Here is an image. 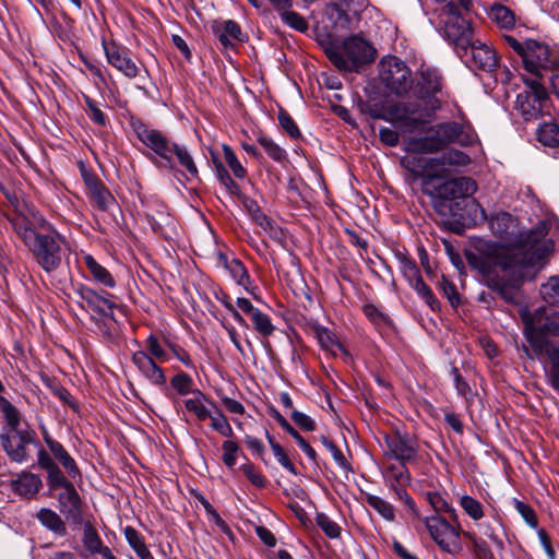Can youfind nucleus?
Returning <instances> with one entry per match:
<instances>
[{
	"mask_svg": "<svg viewBox=\"0 0 559 559\" xmlns=\"http://www.w3.org/2000/svg\"><path fill=\"white\" fill-rule=\"evenodd\" d=\"M547 234L548 227L542 222L521 234L514 247L491 242L479 254L468 251L467 263L503 301L516 305L515 292L525 282L527 270L547 259L552 251V240L542 243Z\"/></svg>",
	"mask_w": 559,
	"mask_h": 559,
	"instance_id": "1",
	"label": "nucleus"
},
{
	"mask_svg": "<svg viewBox=\"0 0 559 559\" xmlns=\"http://www.w3.org/2000/svg\"><path fill=\"white\" fill-rule=\"evenodd\" d=\"M476 191V181L464 176L447 180L432 190H424L430 197L431 205L441 218V225L457 235L475 225L479 215H485L479 202L473 198Z\"/></svg>",
	"mask_w": 559,
	"mask_h": 559,
	"instance_id": "2",
	"label": "nucleus"
},
{
	"mask_svg": "<svg viewBox=\"0 0 559 559\" xmlns=\"http://www.w3.org/2000/svg\"><path fill=\"white\" fill-rule=\"evenodd\" d=\"M10 223L15 234L31 252L33 260L43 271L50 274L61 267L63 255L61 241H63V238L50 223L45 219L40 223V227L47 228L48 233L37 230L25 216L14 217Z\"/></svg>",
	"mask_w": 559,
	"mask_h": 559,
	"instance_id": "3",
	"label": "nucleus"
},
{
	"mask_svg": "<svg viewBox=\"0 0 559 559\" xmlns=\"http://www.w3.org/2000/svg\"><path fill=\"white\" fill-rule=\"evenodd\" d=\"M39 469L46 473V496L56 499L58 510L73 525L83 523V499L74 484L46 453L39 457Z\"/></svg>",
	"mask_w": 559,
	"mask_h": 559,
	"instance_id": "4",
	"label": "nucleus"
},
{
	"mask_svg": "<svg viewBox=\"0 0 559 559\" xmlns=\"http://www.w3.org/2000/svg\"><path fill=\"white\" fill-rule=\"evenodd\" d=\"M467 37V44L460 48L456 43H451L455 53L474 72L486 73L496 82L508 84L513 74L508 67H500V57L489 44L475 38L474 29Z\"/></svg>",
	"mask_w": 559,
	"mask_h": 559,
	"instance_id": "5",
	"label": "nucleus"
},
{
	"mask_svg": "<svg viewBox=\"0 0 559 559\" xmlns=\"http://www.w3.org/2000/svg\"><path fill=\"white\" fill-rule=\"evenodd\" d=\"M343 51L338 47H326L324 52L330 62L342 71L358 72L362 66L376 59L374 47L359 35H350L343 41Z\"/></svg>",
	"mask_w": 559,
	"mask_h": 559,
	"instance_id": "6",
	"label": "nucleus"
},
{
	"mask_svg": "<svg viewBox=\"0 0 559 559\" xmlns=\"http://www.w3.org/2000/svg\"><path fill=\"white\" fill-rule=\"evenodd\" d=\"M129 124L136 138L158 157V159H151L156 167L169 171L176 170L174 146L177 142L168 139L162 131L148 128L141 118L131 116Z\"/></svg>",
	"mask_w": 559,
	"mask_h": 559,
	"instance_id": "7",
	"label": "nucleus"
},
{
	"mask_svg": "<svg viewBox=\"0 0 559 559\" xmlns=\"http://www.w3.org/2000/svg\"><path fill=\"white\" fill-rule=\"evenodd\" d=\"M430 134L409 141V151L414 153L431 154L454 143L461 131V123L456 121L440 122L429 128Z\"/></svg>",
	"mask_w": 559,
	"mask_h": 559,
	"instance_id": "8",
	"label": "nucleus"
},
{
	"mask_svg": "<svg viewBox=\"0 0 559 559\" xmlns=\"http://www.w3.org/2000/svg\"><path fill=\"white\" fill-rule=\"evenodd\" d=\"M379 76L384 86L396 96L407 94L414 84L411 69L396 56H388L381 59Z\"/></svg>",
	"mask_w": 559,
	"mask_h": 559,
	"instance_id": "9",
	"label": "nucleus"
},
{
	"mask_svg": "<svg viewBox=\"0 0 559 559\" xmlns=\"http://www.w3.org/2000/svg\"><path fill=\"white\" fill-rule=\"evenodd\" d=\"M525 90L516 95L514 109L524 119L532 121L543 114L544 104L548 100V92L537 79H523Z\"/></svg>",
	"mask_w": 559,
	"mask_h": 559,
	"instance_id": "10",
	"label": "nucleus"
},
{
	"mask_svg": "<svg viewBox=\"0 0 559 559\" xmlns=\"http://www.w3.org/2000/svg\"><path fill=\"white\" fill-rule=\"evenodd\" d=\"M559 66V56L545 43L536 39L526 40V56L523 61L524 69L537 78L542 71H552Z\"/></svg>",
	"mask_w": 559,
	"mask_h": 559,
	"instance_id": "11",
	"label": "nucleus"
},
{
	"mask_svg": "<svg viewBox=\"0 0 559 559\" xmlns=\"http://www.w3.org/2000/svg\"><path fill=\"white\" fill-rule=\"evenodd\" d=\"M384 443L386 451L384 455L386 459H393L399 462V465L408 466L418 460L419 444L415 437L408 432H401L395 430L391 435L384 436Z\"/></svg>",
	"mask_w": 559,
	"mask_h": 559,
	"instance_id": "12",
	"label": "nucleus"
},
{
	"mask_svg": "<svg viewBox=\"0 0 559 559\" xmlns=\"http://www.w3.org/2000/svg\"><path fill=\"white\" fill-rule=\"evenodd\" d=\"M385 485L394 492L396 499L401 500L413 518H419L415 500L407 492L412 476L408 466L391 464L382 472Z\"/></svg>",
	"mask_w": 559,
	"mask_h": 559,
	"instance_id": "13",
	"label": "nucleus"
},
{
	"mask_svg": "<svg viewBox=\"0 0 559 559\" xmlns=\"http://www.w3.org/2000/svg\"><path fill=\"white\" fill-rule=\"evenodd\" d=\"M425 524L431 538L442 551L456 555L462 550L460 528L450 524L445 518L429 516L425 519Z\"/></svg>",
	"mask_w": 559,
	"mask_h": 559,
	"instance_id": "14",
	"label": "nucleus"
},
{
	"mask_svg": "<svg viewBox=\"0 0 559 559\" xmlns=\"http://www.w3.org/2000/svg\"><path fill=\"white\" fill-rule=\"evenodd\" d=\"M443 87L442 76L432 69H425L419 72V75L414 80L413 91L414 95L424 100L426 106L431 111L441 109L442 102L438 98Z\"/></svg>",
	"mask_w": 559,
	"mask_h": 559,
	"instance_id": "15",
	"label": "nucleus"
},
{
	"mask_svg": "<svg viewBox=\"0 0 559 559\" xmlns=\"http://www.w3.org/2000/svg\"><path fill=\"white\" fill-rule=\"evenodd\" d=\"M442 14L447 16L443 26V37L449 44L456 43L462 48V44H467L466 36L474 29L472 23L462 16L460 5L449 1L442 8Z\"/></svg>",
	"mask_w": 559,
	"mask_h": 559,
	"instance_id": "16",
	"label": "nucleus"
},
{
	"mask_svg": "<svg viewBox=\"0 0 559 559\" xmlns=\"http://www.w3.org/2000/svg\"><path fill=\"white\" fill-rule=\"evenodd\" d=\"M524 335L535 352L547 355L550 347H557L547 340V336H559V317H547L545 322L537 326L532 319L526 320Z\"/></svg>",
	"mask_w": 559,
	"mask_h": 559,
	"instance_id": "17",
	"label": "nucleus"
},
{
	"mask_svg": "<svg viewBox=\"0 0 559 559\" xmlns=\"http://www.w3.org/2000/svg\"><path fill=\"white\" fill-rule=\"evenodd\" d=\"M79 168L87 189L88 198L98 211L106 212L110 206L117 205L115 197L91 168H87L83 162L79 163Z\"/></svg>",
	"mask_w": 559,
	"mask_h": 559,
	"instance_id": "18",
	"label": "nucleus"
},
{
	"mask_svg": "<svg viewBox=\"0 0 559 559\" xmlns=\"http://www.w3.org/2000/svg\"><path fill=\"white\" fill-rule=\"evenodd\" d=\"M46 453L59 467L62 469L64 475L72 479H81L82 472L74 460V457L68 452L63 444L59 441L51 442V447L48 449L39 445L37 449V467L39 468V457L41 453Z\"/></svg>",
	"mask_w": 559,
	"mask_h": 559,
	"instance_id": "19",
	"label": "nucleus"
},
{
	"mask_svg": "<svg viewBox=\"0 0 559 559\" xmlns=\"http://www.w3.org/2000/svg\"><path fill=\"white\" fill-rule=\"evenodd\" d=\"M217 263L228 271L237 285L242 286L254 299L260 300V297L257 295L259 287L251 280L247 267L239 259L235 257L228 259L224 252L218 251Z\"/></svg>",
	"mask_w": 559,
	"mask_h": 559,
	"instance_id": "20",
	"label": "nucleus"
},
{
	"mask_svg": "<svg viewBox=\"0 0 559 559\" xmlns=\"http://www.w3.org/2000/svg\"><path fill=\"white\" fill-rule=\"evenodd\" d=\"M471 163L469 156L457 150L449 151L440 157L427 159L421 166L423 170L431 179L440 178L441 173L449 170L451 166H466ZM416 167H420L419 163Z\"/></svg>",
	"mask_w": 559,
	"mask_h": 559,
	"instance_id": "21",
	"label": "nucleus"
},
{
	"mask_svg": "<svg viewBox=\"0 0 559 559\" xmlns=\"http://www.w3.org/2000/svg\"><path fill=\"white\" fill-rule=\"evenodd\" d=\"M75 293L90 309L105 318L116 321L114 309L117 308V305L107 298L110 294L106 293V296H104L84 284H79L75 288Z\"/></svg>",
	"mask_w": 559,
	"mask_h": 559,
	"instance_id": "22",
	"label": "nucleus"
},
{
	"mask_svg": "<svg viewBox=\"0 0 559 559\" xmlns=\"http://www.w3.org/2000/svg\"><path fill=\"white\" fill-rule=\"evenodd\" d=\"M131 360L140 373L153 385L164 386L166 384L167 379L164 370L147 353L138 350L133 353Z\"/></svg>",
	"mask_w": 559,
	"mask_h": 559,
	"instance_id": "23",
	"label": "nucleus"
},
{
	"mask_svg": "<svg viewBox=\"0 0 559 559\" xmlns=\"http://www.w3.org/2000/svg\"><path fill=\"white\" fill-rule=\"evenodd\" d=\"M104 50L109 64L122 72L127 78L133 79L139 74V67L129 57L126 48L117 46L115 43L105 44Z\"/></svg>",
	"mask_w": 559,
	"mask_h": 559,
	"instance_id": "24",
	"label": "nucleus"
},
{
	"mask_svg": "<svg viewBox=\"0 0 559 559\" xmlns=\"http://www.w3.org/2000/svg\"><path fill=\"white\" fill-rule=\"evenodd\" d=\"M43 488L39 475L23 471L11 480V489L14 493L25 499L34 498Z\"/></svg>",
	"mask_w": 559,
	"mask_h": 559,
	"instance_id": "25",
	"label": "nucleus"
},
{
	"mask_svg": "<svg viewBox=\"0 0 559 559\" xmlns=\"http://www.w3.org/2000/svg\"><path fill=\"white\" fill-rule=\"evenodd\" d=\"M212 32L225 49L235 48V44L231 41V39L241 43L247 40L246 36H243L241 32L240 25L234 20H227L223 23L213 24Z\"/></svg>",
	"mask_w": 559,
	"mask_h": 559,
	"instance_id": "26",
	"label": "nucleus"
},
{
	"mask_svg": "<svg viewBox=\"0 0 559 559\" xmlns=\"http://www.w3.org/2000/svg\"><path fill=\"white\" fill-rule=\"evenodd\" d=\"M270 415L286 431L306 453L309 460L319 467L318 454L309 442L287 421V419L274 407L270 409Z\"/></svg>",
	"mask_w": 559,
	"mask_h": 559,
	"instance_id": "27",
	"label": "nucleus"
},
{
	"mask_svg": "<svg viewBox=\"0 0 559 559\" xmlns=\"http://www.w3.org/2000/svg\"><path fill=\"white\" fill-rule=\"evenodd\" d=\"M308 326L323 350L332 352V348L335 346L343 355L350 356L348 349L338 341L336 334L330 329L322 326L317 321L310 322Z\"/></svg>",
	"mask_w": 559,
	"mask_h": 559,
	"instance_id": "28",
	"label": "nucleus"
},
{
	"mask_svg": "<svg viewBox=\"0 0 559 559\" xmlns=\"http://www.w3.org/2000/svg\"><path fill=\"white\" fill-rule=\"evenodd\" d=\"M35 518L41 526L53 533L56 536L64 537L68 534V528L64 522L66 519L63 520L61 515L52 509L46 507L40 508Z\"/></svg>",
	"mask_w": 559,
	"mask_h": 559,
	"instance_id": "29",
	"label": "nucleus"
},
{
	"mask_svg": "<svg viewBox=\"0 0 559 559\" xmlns=\"http://www.w3.org/2000/svg\"><path fill=\"white\" fill-rule=\"evenodd\" d=\"M535 135L540 145L550 148L559 147V122L549 120L538 123Z\"/></svg>",
	"mask_w": 559,
	"mask_h": 559,
	"instance_id": "30",
	"label": "nucleus"
},
{
	"mask_svg": "<svg viewBox=\"0 0 559 559\" xmlns=\"http://www.w3.org/2000/svg\"><path fill=\"white\" fill-rule=\"evenodd\" d=\"M84 264L88 270L91 277L98 284L114 288L116 281L111 273L102 264H99L92 254H85L83 257Z\"/></svg>",
	"mask_w": 559,
	"mask_h": 559,
	"instance_id": "31",
	"label": "nucleus"
},
{
	"mask_svg": "<svg viewBox=\"0 0 559 559\" xmlns=\"http://www.w3.org/2000/svg\"><path fill=\"white\" fill-rule=\"evenodd\" d=\"M192 394V399H187L185 401V406L187 411L193 413L200 421H204L211 416V411L206 408L205 403L211 405V402L213 401L199 389H194Z\"/></svg>",
	"mask_w": 559,
	"mask_h": 559,
	"instance_id": "32",
	"label": "nucleus"
},
{
	"mask_svg": "<svg viewBox=\"0 0 559 559\" xmlns=\"http://www.w3.org/2000/svg\"><path fill=\"white\" fill-rule=\"evenodd\" d=\"M390 119L389 122L394 124V127L400 130L402 133H414L417 130L424 128L426 120L421 118V116L413 117L405 116V114H389Z\"/></svg>",
	"mask_w": 559,
	"mask_h": 559,
	"instance_id": "33",
	"label": "nucleus"
},
{
	"mask_svg": "<svg viewBox=\"0 0 559 559\" xmlns=\"http://www.w3.org/2000/svg\"><path fill=\"white\" fill-rule=\"evenodd\" d=\"M83 537L82 543L86 554L83 557L94 556L100 549L104 544L97 530L91 521H83Z\"/></svg>",
	"mask_w": 559,
	"mask_h": 559,
	"instance_id": "34",
	"label": "nucleus"
},
{
	"mask_svg": "<svg viewBox=\"0 0 559 559\" xmlns=\"http://www.w3.org/2000/svg\"><path fill=\"white\" fill-rule=\"evenodd\" d=\"M174 157L176 162V170L178 167L185 169L192 178L199 179V169L189 150L179 143L174 146Z\"/></svg>",
	"mask_w": 559,
	"mask_h": 559,
	"instance_id": "35",
	"label": "nucleus"
},
{
	"mask_svg": "<svg viewBox=\"0 0 559 559\" xmlns=\"http://www.w3.org/2000/svg\"><path fill=\"white\" fill-rule=\"evenodd\" d=\"M124 537L140 559H155L148 550L144 537L132 526L124 527Z\"/></svg>",
	"mask_w": 559,
	"mask_h": 559,
	"instance_id": "36",
	"label": "nucleus"
},
{
	"mask_svg": "<svg viewBox=\"0 0 559 559\" xmlns=\"http://www.w3.org/2000/svg\"><path fill=\"white\" fill-rule=\"evenodd\" d=\"M235 197L240 200L246 212L257 225L262 228L264 225L270 224L271 217L261 210L254 199L243 194L241 190L240 194H236Z\"/></svg>",
	"mask_w": 559,
	"mask_h": 559,
	"instance_id": "37",
	"label": "nucleus"
},
{
	"mask_svg": "<svg viewBox=\"0 0 559 559\" xmlns=\"http://www.w3.org/2000/svg\"><path fill=\"white\" fill-rule=\"evenodd\" d=\"M0 442L2 449L4 450V452L10 457L11 461L16 463H23L28 459V451L26 448L28 443H22V441H19L17 445L13 447L11 442V437L7 432L0 433Z\"/></svg>",
	"mask_w": 559,
	"mask_h": 559,
	"instance_id": "38",
	"label": "nucleus"
},
{
	"mask_svg": "<svg viewBox=\"0 0 559 559\" xmlns=\"http://www.w3.org/2000/svg\"><path fill=\"white\" fill-rule=\"evenodd\" d=\"M488 15L501 28L511 29L515 25L514 12L501 3H493L490 7Z\"/></svg>",
	"mask_w": 559,
	"mask_h": 559,
	"instance_id": "39",
	"label": "nucleus"
},
{
	"mask_svg": "<svg viewBox=\"0 0 559 559\" xmlns=\"http://www.w3.org/2000/svg\"><path fill=\"white\" fill-rule=\"evenodd\" d=\"M396 258L400 263V270L409 285H413L423 277L415 260L401 252L396 253Z\"/></svg>",
	"mask_w": 559,
	"mask_h": 559,
	"instance_id": "40",
	"label": "nucleus"
},
{
	"mask_svg": "<svg viewBox=\"0 0 559 559\" xmlns=\"http://www.w3.org/2000/svg\"><path fill=\"white\" fill-rule=\"evenodd\" d=\"M365 501L368 506L374 509L384 520L393 522L395 520L394 507L383 498L366 493Z\"/></svg>",
	"mask_w": 559,
	"mask_h": 559,
	"instance_id": "41",
	"label": "nucleus"
},
{
	"mask_svg": "<svg viewBox=\"0 0 559 559\" xmlns=\"http://www.w3.org/2000/svg\"><path fill=\"white\" fill-rule=\"evenodd\" d=\"M326 14L333 22V26L336 29H349L352 24V17L347 11L340 3H332L328 7Z\"/></svg>",
	"mask_w": 559,
	"mask_h": 559,
	"instance_id": "42",
	"label": "nucleus"
},
{
	"mask_svg": "<svg viewBox=\"0 0 559 559\" xmlns=\"http://www.w3.org/2000/svg\"><path fill=\"white\" fill-rule=\"evenodd\" d=\"M257 141L263 147L267 156L274 162L280 164L287 162L286 151L277 143H275L271 138L266 135H259Z\"/></svg>",
	"mask_w": 559,
	"mask_h": 559,
	"instance_id": "43",
	"label": "nucleus"
},
{
	"mask_svg": "<svg viewBox=\"0 0 559 559\" xmlns=\"http://www.w3.org/2000/svg\"><path fill=\"white\" fill-rule=\"evenodd\" d=\"M364 314L369 319V321L374 324L378 329L381 328H391L393 325L392 319L389 314L381 311L373 304H365L362 306Z\"/></svg>",
	"mask_w": 559,
	"mask_h": 559,
	"instance_id": "44",
	"label": "nucleus"
},
{
	"mask_svg": "<svg viewBox=\"0 0 559 559\" xmlns=\"http://www.w3.org/2000/svg\"><path fill=\"white\" fill-rule=\"evenodd\" d=\"M426 498L436 513H447L451 520L456 521V512L452 506L438 491L426 492Z\"/></svg>",
	"mask_w": 559,
	"mask_h": 559,
	"instance_id": "45",
	"label": "nucleus"
},
{
	"mask_svg": "<svg viewBox=\"0 0 559 559\" xmlns=\"http://www.w3.org/2000/svg\"><path fill=\"white\" fill-rule=\"evenodd\" d=\"M276 11L278 12L282 22L284 24H286L287 26H289L290 28H293L297 32H300V33H305L308 31L309 24H308L307 20L298 12L290 11L287 9H282V10H276Z\"/></svg>",
	"mask_w": 559,
	"mask_h": 559,
	"instance_id": "46",
	"label": "nucleus"
},
{
	"mask_svg": "<svg viewBox=\"0 0 559 559\" xmlns=\"http://www.w3.org/2000/svg\"><path fill=\"white\" fill-rule=\"evenodd\" d=\"M463 535L471 542L472 549L477 559H496L486 540L471 532H464Z\"/></svg>",
	"mask_w": 559,
	"mask_h": 559,
	"instance_id": "47",
	"label": "nucleus"
},
{
	"mask_svg": "<svg viewBox=\"0 0 559 559\" xmlns=\"http://www.w3.org/2000/svg\"><path fill=\"white\" fill-rule=\"evenodd\" d=\"M250 319H251L253 329L261 336L269 337L274 333L275 326L272 323L269 314L259 310V311H255V314L252 316Z\"/></svg>",
	"mask_w": 559,
	"mask_h": 559,
	"instance_id": "48",
	"label": "nucleus"
},
{
	"mask_svg": "<svg viewBox=\"0 0 559 559\" xmlns=\"http://www.w3.org/2000/svg\"><path fill=\"white\" fill-rule=\"evenodd\" d=\"M278 123L283 131L292 139V140H298L301 138V132L296 124L293 117L289 115V112L280 107L278 115H277Z\"/></svg>",
	"mask_w": 559,
	"mask_h": 559,
	"instance_id": "49",
	"label": "nucleus"
},
{
	"mask_svg": "<svg viewBox=\"0 0 559 559\" xmlns=\"http://www.w3.org/2000/svg\"><path fill=\"white\" fill-rule=\"evenodd\" d=\"M409 286L416 290L418 296L423 298L432 311H439L441 309L439 300L436 298L430 287L424 282L423 277Z\"/></svg>",
	"mask_w": 559,
	"mask_h": 559,
	"instance_id": "50",
	"label": "nucleus"
},
{
	"mask_svg": "<svg viewBox=\"0 0 559 559\" xmlns=\"http://www.w3.org/2000/svg\"><path fill=\"white\" fill-rule=\"evenodd\" d=\"M223 153H224L225 162L228 165V167L230 168V170L233 171L234 176L237 179L246 178L247 175H248V171L241 165V163L239 162V159H238L236 153L234 152V150L229 145L224 144L223 145Z\"/></svg>",
	"mask_w": 559,
	"mask_h": 559,
	"instance_id": "51",
	"label": "nucleus"
},
{
	"mask_svg": "<svg viewBox=\"0 0 559 559\" xmlns=\"http://www.w3.org/2000/svg\"><path fill=\"white\" fill-rule=\"evenodd\" d=\"M215 175L219 183L224 186L230 195L240 194V186L231 178L223 163L216 165Z\"/></svg>",
	"mask_w": 559,
	"mask_h": 559,
	"instance_id": "52",
	"label": "nucleus"
},
{
	"mask_svg": "<svg viewBox=\"0 0 559 559\" xmlns=\"http://www.w3.org/2000/svg\"><path fill=\"white\" fill-rule=\"evenodd\" d=\"M358 108L361 114L369 116L372 119H381L389 122L390 115L389 108L386 109L383 105L370 102H360Z\"/></svg>",
	"mask_w": 559,
	"mask_h": 559,
	"instance_id": "53",
	"label": "nucleus"
},
{
	"mask_svg": "<svg viewBox=\"0 0 559 559\" xmlns=\"http://www.w3.org/2000/svg\"><path fill=\"white\" fill-rule=\"evenodd\" d=\"M194 382L190 374L185 371H179L170 379L171 388L180 395H187L194 391L192 389Z\"/></svg>",
	"mask_w": 559,
	"mask_h": 559,
	"instance_id": "54",
	"label": "nucleus"
},
{
	"mask_svg": "<svg viewBox=\"0 0 559 559\" xmlns=\"http://www.w3.org/2000/svg\"><path fill=\"white\" fill-rule=\"evenodd\" d=\"M316 523L329 538L334 539L341 536V526L332 521L325 513L318 512Z\"/></svg>",
	"mask_w": 559,
	"mask_h": 559,
	"instance_id": "55",
	"label": "nucleus"
},
{
	"mask_svg": "<svg viewBox=\"0 0 559 559\" xmlns=\"http://www.w3.org/2000/svg\"><path fill=\"white\" fill-rule=\"evenodd\" d=\"M551 367L548 373L551 388L559 394V347H550L546 355Z\"/></svg>",
	"mask_w": 559,
	"mask_h": 559,
	"instance_id": "56",
	"label": "nucleus"
},
{
	"mask_svg": "<svg viewBox=\"0 0 559 559\" xmlns=\"http://www.w3.org/2000/svg\"><path fill=\"white\" fill-rule=\"evenodd\" d=\"M460 504L465 513L473 520L477 521L484 516L483 506L475 498L464 495L460 499Z\"/></svg>",
	"mask_w": 559,
	"mask_h": 559,
	"instance_id": "57",
	"label": "nucleus"
},
{
	"mask_svg": "<svg viewBox=\"0 0 559 559\" xmlns=\"http://www.w3.org/2000/svg\"><path fill=\"white\" fill-rule=\"evenodd\" d=\"M439 287L451 307L456 309L461 305V297L455 284L442 275L441 281L439 282Z\"/></svg>",
	"mask_w": 559,
	"mask_h": 559,
	"instance_id": "58",
	"label": "nucleus"
},
{
	"mask_svg": "<svg viewBox=\"0 0 559 559\" xmlns=\"http://www.w3.org/2000/svg\"><path fill=\"white\" fill-rule=\"evenodd\" d=\"M512 218V215L506 211L497 213L490 218L491 229L499 235L508 234Z\"/></svg>",
	"mask_w": 559,
	"mask_h": 559,
	"instance_id": "59",
	"label": "nucleus"
},
{
	"mask_svg": "<svg viewBox=\"0 0 559 559\" xmlns=\"http://www.w3.org/2000/svg\"><path fill=\"white\" fill-rule=\"evenodd\" d=\"M513 506L530 527L536 528L538 526L536 512L530 504L514 498Z\"/></svg>",
	"mask_w": 559,
	"mask_h": 559,
	"instance_id": "60",
	"label": "nucleus"
},
{
	"mask_svg": "<svg viewBox=\"0 0 559 559\" xmlns=\"http://www.w3.org/2000/svg\"><path fill=\"white\" fill-rule=\"evenodd\" d=\"M146 353L155 360H159L160 362H165L169 359L166 350L159 344V341L156 335L151 333L146 338Z\"/></svg>",
	"mask_w": 559,
	"mask_h": 559,
	"instance_id": "61",
	"label": "nucleus"
},
{
	"mask_svg": "<svg viewBox=\"0 0 559 559\" xmlns=\"http://www.w3.org/2000/svg\"><path fill=\"white\" fill-rule=\"evenodd\" d=\"M84 103L88 109L90 119L95 124H97L99 127H105L107 124V117L103 112V110L98 107L97 103L87 95H84Z\"/></svg>",
	"mask_w": 559,
	"mask_h": 559,
	"instance_id": "62",
	"label": "nucleus"
},
{
	"mask_svg": "<svg viewBox=\"0 0 559 559\" xmlns=\"http://www.w3.org/2000/svg\"><path fill=\"white\" fill-rule=\"evenodd\" d=\"M223 456L222 460L228 468H234L236 465L239 445L233 440H225L222 444Z\"/></svg>",
	"mask_w": 559,
	"mask_h": 559,
	"instance_id": "63",
	"label": "nucleus"
},
{
	"mask_svg": "<svg viewBox=\"0 0 559 559\" xmlns=\"http://www.w3.org/2000/svg\"><path fill=\"white\" fill-rule=\"evenodd\" d=\"M240 469L253 486L258 488H264L266 486L265 477L255 469L252 463L248 462L242 464Z\"/></svg>",
	"mask_w": 559,
	"mask_h": 559,
	"instance_id": "64",
	"label": "nucleus"
}]
</instances>
